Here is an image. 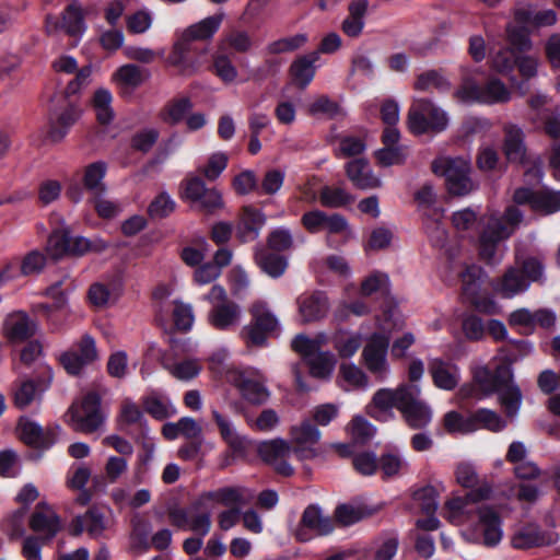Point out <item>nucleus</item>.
<instances>
[{"label":"nucleus","mask_w":560,"mask_h":560,"mask_svg":"<svg viewBox=\"0 0 560 560\" xmlns=\"http://www.w3.org/2000/svg\"><path fill=\"white\" fill-rule=\"evenodd\" d=\"M457 482L469 491L463 497H453L445 502L447 517L453 523H464L477 517L472 535L481 545L493 548L503 537L502 518L492 506L476 508L475 504L491 497L492 487L479 481L475 468L469 464H459L455 471Z\"/></svg>","instance_id":"obj_1"},{"label":"nucleus","mask_w":560,"mask_h":560,"mask_svg":"<svg viewBox=\"0 0 560 560\" xmlns=\"http://www.w3.org/2000/svg\"><path fill=\"white\" fill-rule=\"evenodd\" d=\"M223 20V14H214L190 25L175 43L170 54V62L183 74L194 73L202 63L210 38L217 33Z\"/></svg>","instance_id":"obj_2"},{"label":"nucleus","mask_w":560,"mask_h":560,"mask_svg":"<svg viewBox=\"0 0 560 560\" xmlns=\"http://www.w3.org/2000/svg\"><path fill=\"white\" fill-rule=\"evenodd\" d=\"M516 265L509 267L493 285L494 291L504 299H512L526 292L532 282H544L545 266L539 258H516Z\"/></svg>","instance_id":"obj_3"},{"label":"nucleus","mask_w":560,"mask_h":560,"mask_svg":"<svg viewBox=\"0 0 560 560\" xmlns=\"http://www.w3.org/2000/svg\"><path fill=\"white\" fill-rule=\"evenodd\" d=\"M533 350V346L527 340H510L509 343L499 350L495 363L491 368L482 365L474 371L472 378H480L494 388V384H504L506 381H513V364L522 360Z\"/></svg>","instance_id":"obj_4"},{"label":"nucleus","mask_w":560,"mask_h":560,"mask_svg":"<svg viewBox=\"0 0 560 560\" xmlns=\"http://www.w3.org/2000/svg\"><path fill=\"white\" fill-rule=\"evenodd\" d=\"M250 322L241 330V338L248 348H264L279 328V320L267 302L258 300L248 308Z\"/></svg>","instance_id":"obj_5"},{"label":"nucleus","mask_w":560,"mask_h":560,"mask_svg":"<svg viewBox=\"0 0 560 560\" xmlns=\"http://www.w3.org/2000/svg\"><path fill=\"white\" fill-rule=\"evenodd\" d=\"M16 431L21 442L32 448L27 458L38 462L58 442L61 427L50 424L44 428L28 417L21 416L18 420Z\"/></svg>","instance_id":"obj_6"},{"label":"nucleus","mask_w":560,"mask_h":560,"mask_svg":"<svg viewBox=\"0 0 560 560\" xmlns=\"http://www.w3.org/2000/svg\"><path fill=\"white\" fill-rule=\"evenodd\" d=\"M418 210L424 218L427 234L435 247L444 246L447 233L442 224L444 210L438 205V195L430 183H425L413 194Z\"/></svg>","instance_id":"obj_7"},{"label":"nucleus","mask_w":560,"mask_h":560,"mask_svg":"<svg viewBox=\"0 0 560 560\" xmlns=\"http://www.w3.org/2000/svg\"><path fill=\"white\" fill-rule=\"evenodd\" d=\"M109 247L102 238L73 236L68 228L56 229L48 237L47 250L54 259L65 256L80 257L86 253H102Z\"/></svg>","instance_id":"obj_8"},{"label":"nucleus","mask_w":560,"mask_h":560,"mask_svg":"<svg viewBox=\"0 0 560 560\" xmlns=\"http://www.w3.org/2000/svg\"><path fill=\"white\" fill-rule=\"evenodd\" d=\"M434 174L445 178V188L453 197H464L478 188L471 178L470 163L460 158H448L445 161L432 163Z\"/></svg>","instance_id":"obj_9"},{"label":"nucleus","mask_w":560,"mask_h":560,"mask_svg":"<svg viewBox=\"0 0 560 560\" xmlns=\"http://www.w3.org/2000/svg\"><path fill=\"white\" fill-rule=\"evenodd\" d=\"M408 126L411 133L416 136L436 135L446 130L448 116L431 100L420 98L409 109Z\"/></svg>","instance_id":"obj_10"},{"label":"nucleus","mask_w":560,"mask_h":560,"mask_svg":"<svg viewBox=\"0 0 560 560\" xmlns=\"http://www.w3.org/2000/svg\"><path fill=\"white\" fill-rule=\"evenodd\" d=\"M180 197L205 214H213L224 207L222 194L217 188H207L199 176H187L180 183Z\"/></svg>","instance_id":"obj_11"},{"label":"nucleus","mask_w":560,"mask_h":560,"mask_svg":"<svg viewBox=\"0 0 560 560\" xmlns=\"http://www.w3.org/2000/svg\"><path fill=\"white\" fill-rule=\"evenodd\" d=\"M226 381L237 389L242 399L249 405L262 406L270 397L267 386L250 370L231 369L226 373Z\"/></svg>","instance_id":"obj_12"},{"label":"nucleus","mask_w":560,"mask_h":560,"mask_svg":"<svg viewBox=\"0 0 560 560\" xmlns=\"http://www.w3.org/2000/svg\"><path fill=\"white\" fill-rule=\"evenodd\" d=\"M102 398L98 393L88 392L80 404H73L69 412L77 431L83 433L95 432L104 422L101 411Z\"/></svg>","instance_id":"obj_13"},{"label":"nucleus","mask_w":560,"mask_h":560,"mask_svg":"<svg viewBox=\"0 0 560 560\" xmlns=\"http://www.w3.org/2000/svg\"><path fill=\"white\" fill-rule=\"evenodd\" d=\"M97 359L95 340L84 335L73 347L59 357V363L71 376H79L83 369Z\"/></svg>","instance_id":"obj_14"},{"label":"nucleus","mask_w":560,"mask_h":560,"mask_svg":"<svg viewBox=\"0 0 560 560\" xmlns=\"http://www.w3.org/2000/svg\"><path fill=\"white\" fill-rule=\"evenodd\" d=\"M557 315L551 308H538L532 312L529 308L521 307L513 311L508 318L511 327H521L523 335L534 334L537 327L550 330L556 326Z\"/></svg>","instance_id":"obj_15"},{"label":"nucleus","mask_w":560,"mask_h":560,"mask_svg":"<svg viewBox=\"0 0 560 560\" xmlns=\"http://www.w3.org/2000/svg\"><path fill=\"white\" fill-rule=\"evenodd\" d=\"M513 200L516 205H528L534 211L545 214H552L560 211L559 190H533L528 187H520L515 189Z\"/></svg>","instance_id":"obj_16"},{"label":"nucleus","mask_w":560,"mask_h":560,"mask_svg":"<svg viewBox=\"0 0 560 560\" xmlns=\"http://www.w3.org/2000/svg\"><path fill=\"white\" fill-rule=\"evenodd\" d=\"M456 94L463 101L482 104L506 103L511 96L508 88L498 79H491L485 85L474 83L463 86Z\"/></svg>","instance_id":"obj_17"},{"label":"nucleus","mask_w":560,"mask_h":560,"mask_svg":"<svg viewBox=\"0 0 560 560\" xmlns=\"http://www.w3.org/2000/svg\"><path fill=\"white\" fill-rule=\"evenodd\" d=\"M420 387L411 384V389L400 397L399 411L407 424L415 430L425 428L431 421V410L420 399Z\"/></svg>","instance_id":"obj_18"},{"label":"nucleus","mask_w":560,"mask_h":560,"mask_svg":"<svg viewBox=\"0 0 560 560\" xmlns=\"http://www.w3.org/2000/svg\"><path fill=\"white\" fill-rule=\"evenodd\" d=\"M289 434L294 444L293 452L300 458L312 459L317 456L313 446L319 442L322 433L311 419H304L300 424L292 425Z\"/></svg>","instance_id":"obj_19"},{"label":"nucleus","mask_w":560,"mask_h":560,"mask_svg":"<svg viewBox=\"0 0 560 560\" xmlns=\"http://www.w3.org/2000/svg\"><path fill=\"white\" fill-rule=\"evenodd\" d=\"M267 221L261 209L252 205L241 208L238 220L235 226V236L242 244L256 241Z\"/></svg>","instance_id":"obj_20"},{"label":"nucleus","mask_w":560,"mask_h":560,"mask_svg":"<svg viewBox=\"0 0 560 560\" xmlns=\"http://www.w3.org/2000/svg\"><path fill=\"white\" fill-rule=\"evenodd\" d=\"M308 530L317 535H328L334 530V523L329 516H324L322 510L316 504H310L303 511L300 525L295 532L299 541L306 542L311 540L312 535Z\"/></svg>","instance_id":"obj_21"},{"label":"nucleus","mask_w":560,"mask_h":560,"mask_svg":"<svg viewBox=\"0 0 560 560\" xmlns=\"http://www.w3.org/2000/svg\"><path fill=\"white\" fill-rule=\"evenodd\" d=\"M45 25L48 33L63 31L70 36L82 35L86 28L82 9L75 2L66 7L60 20L48 14L45 19Z\"/></svg>","instance_id":"obj_22"},{"label":"nucleus","mask_w":560,"mask_h":560,"mask_svg":"<svg viewBox=\"0 0 560 560\" xmlns=\"http://www.w3.org/2000/svg\"><path fill=\"white\" fill-rule=\"evenodd\" d=\"M475 384L479 390L485 395L489 396L492 394L499 395V401L504 407L505 412L509 417L517 413L522 405V390L517 384L513 381H506L504 384H494V388L488 383H483L480 378H474Z\"/></svg>","instance_id":"obj_23"},{"label":"nucleus","mask_w":560,"mask_h":560,"mask_svg":"<svg viewBox=\"0 0 560 560\" xmlns=\"http://www.w3.org/2000/svg\"><path fill=\"white\" fill-rule=\"evenodd\" d=\"M301 223L306 231L313 234L320 230H327L330 234H339L348 229V221L342 214L328 215L318 209L303 213Z\"/></svg>","instance_id":"obj_24"},{"label":"nucleus","mask_w":560,"mask_h":560,"mask_svg":"<svg viewBox=\"0 0 560 560\" xmlns=\"http://www.w3.org/2000/svg\"><path fill=\"white\" fill-rule=\"evenodd\" d=\"M556 541L557 535L555 533L544 530L536 524L521 526L511 538L512 547L520 550L550 546Z\"/></svg>","instance_id":"obj_25"},{"label":"nucleus","mask_w":560,"mask_h":560,"mask_svg":"<svg viewBox=\"0 0 560 560\" xmlns=\"http://www.w3.org/2000/svg\"><path fill=\"white\" fill-rule=\"evenodd\" d=\"M389 347V337L385 334L374 332L365 345L362 357L366 368L374 374L386 370V354Z\"/></svg>","instance_id":"obj_26"},{"label":"nucleus","mask_w":560,"mask_h":560,"mask_svg":"<svg viewBox=\"0 0 560 560\" xmlns=\"http://www.w3.org/2000/svg\"><path fill=\"white\" fill-rule=\"evenodd\" d=\"M502 151L509 163L526 165L530 161L527 155L525 133L515 125L506 126L504 128Z\"/></svg>","instance_id":"obj_27"},{"label":"nucleus","mask_w":560,"mask_h":560,"mask_svg":"<svg viewBox=\"0 0 560 560\" xmlns=\"http://www.w3.org/2000/svg\"><path fill=\"white\" fill-rule=\"evenodd\" d=\"M299 313L304 323H313L326 317L329 311V300L324 291L316 290L303 293L298 298Z\"/></svg>","instance_id":"obj_28"},{"label":"nucleus","mask_w":560,"mask_h":560,"mask_svg":"<svg viewBox=\"0 0 560 560\" xmlns=\"http://www.w3.org/2000/svg\"><path fill=\"white\" fill-rule=\"evenodd\" d=\"M80 109L73 104H68L59 114H51L48 120L46 139L52 143L62 141L80 118Z\"/></svg>","instance_id":"obj_29"},{"label":"nucleus","mask_w":560,"mask_h":560,"mask_svg":"<svg viewBox=\"0 0 560 560\" xmlns=\"http://www.w3.org/2000/svg\"><path fill=\"white\" fill-rule=\"evenodd\" d=\"M36 324L31 320L25 312H14L7 316L2 331L10 342H22L31 339L36 334Z\"/></svg>","instance_id":"obj_30"},{"label":"nucleus","mask_w":560,"mask_h":560,"mask_svg":"<svg viewBox=\"0 0 560 560\" xmlns=\"http://www.w3.org/2000/svg\"><path fill=\"white\" fill-rule=\"evenodd\" d=\"M319 60L318 51H312L296 57L289 68V75L292 83L304 90L313 81L316 67L315 62Z\"/></svg>","instance_id":"obj_31"},{"label":"nucleus","mask_w":560,"mask_h":560,"mask_svg":"<svg viewBox=\"0 0 560 560\" xmlns=\"http://www.w3.org/2000/svg\"><path fill=\"white\" fill-rule=\"evenodd\" d=\"M45 503H38L36 510L30 518V527L33 532L43 534L42 540L44 542L50 541L61 530V520L54 513H46L42 511Z\"/></svg>","instance_id":"obj_32"},{"label":"nucleus","mask_w":560,"mask_h":560,"mask_svg":"<svg viewBox=\"0 0 560 560\" xmlns=\"http://www.w3.org/2000/svg\"><path fill=\"white\" fill-rule=\"evenodd\" d=\"M52 380V372L49 368L46 369L44 376L37 380H26L20 383L14 390V405L19 409H24L35 399L38 390H45L48 388Z\"/></svg>","instance_id":"obj_33"},{"label":"nucleus","mask_w":560,"mask_h":560,"mask_svg":"<svg viewBox=\"0 0 560 560\" xmlns=\"http://www.w3.org/2000/svg\"><path fill=\"white\" fill-rule=\"evenodd\" d=\"M203 501H214L225 506L240 508L245 504V499L242 493V488L238 487H222L214 491L203 492L200 498L195 501L190 509L198 511Z\"/></svg>","instance_id":"obj_34"},{"label":"nucleus","mask_w":560,"mask_h":560,"mask_svg":"<svg viewBox=\"0 0 560 560\" xmlns=\"http://www.w3.org/2000/svg\"><path fill=\"white\" fill-rule=\"evenodd\" d=\"M257 266L271 278H280L289 266L288 258L279 253L257 247L254 255Z\"/></svg>","instance_id":"obj_35"},{"label":"nucleus","mask_w":560,"mask_h":560,"mask_svg":"<svg viewBox=\"0 0 560 560\" xmlns=\"http://www.w3.org/2000/svg\"><path fill=\"white\" fill-rule=\"evenodd\" d=\"M346 174L359 189L376 188L381 180L373 175L370 165L364 159H354L346 164Z\"/></svg>","instance_id":"obj_36"},{"label":"nucleus","mask_w":560,"mask_h":560,"mask_svg":"<svg viewBox=\"0 0 560 560\" xmlns=\"http://www.w3.org/2000/svg\"><path fill=\"white\" fill-rule=\"evenodd\" d=\"M368 8V0H353L349 3V14L341 24V30L347 36L357 38L361 35L365 25L364 18L366 15Z\"/></svg>","instance_id":"obj_37"},{"label":"nucleus","mask_w":560,"mask_h":560,"mask_svg":"<svg viewBox=\"0 0 560 560\" xmlns=\"http://www.w3.org/2000/svg\"><path fill=\"white\" fill-rule=\"evenodd\" d=\"M434 385L444 390H453L458 385L457 368L442 359H434L429 366Z\"/></svg>","instance_id":"obj_38"},{"label":"nucleus","mask_w":560,"mask_h":560,"mask_svg":"<svg viewBox=\"0 0 560 560\" xmlns=\"http://www.w3.org/2000/svg\"><path fill=\"white\" fill-rule=\"evenodd\" d=\"M241 308L233 301L214 304L209 313L210 324L219 330H226L240 318Z\"/></svg>","instance_id":"obj_39"},{"label":"nucleus","mask_w":560,"mask_h":560,"mask_svg":"<svg viewBox=\"0 0 560 560\" xmlns=\"http://www.w3.org/2000/svg\"><path fill=\"white\" fill-rule=\"evenodd\" d=\"M514 21L528 24L532 30L551 26L557 22V13L552 9L533 11L530 8H517L514 11Z\"/></svg>","instance_id":"obj_40"},{"label":"nucleus","mask_w":560,"mask_h":560,"mask_svg":"<svg viewBox=\"0 0 560 560\" xmlns=\"http://www.w3.org/2000/svg\"><path fill=\"white\" fill-rule=\"evenodd\" d=\"M112 103L113 95L105 88L97 89L92 96L91 105L95 112L96 121L102 126H108L115 118Z\"/></svg>","instance_id":"obj_41"},{"label":"nucleus","mask_w":560,"mask_h":560,"mask_svg":"<svg viewBox=\"0 0 560 560\" xmlns=\"http://www.w3.org/2000/svg\"><path fill=\"white\" fill-rule=\"evenodd\" d=\"M411 389V384L402 383L396 389L380 388L375 392L372 402L380 411L386 412L393 408L399 410L400 397Z\"/></svg>","instance_id":"obj_42"},{"label":"nucleus","mask_w":560,"mask_h":560,"mask_svg":"<svg viewBox=\"0 0 560 560\" xmlns=\"http://www.w3.org/2000/svg\"><path fill=\"white\" fill-rule=\"evenodd\" d=\"M192 102L188 96L177 97L168 101L160 112V118L167 125L179 124L192 109Z\"/></svg>","instance_id":"obj_43"},{"label":"nucleus","mask_w":560,"mask_h":560,"mask_svg":"<svg viewBox=\"0 0 560 560\" xmlns=\"http://www.w3.org/2000/svg\"><path fill=\"white\" fill-rule=\"evenodd\" d=\"M533 30L528 24H522L513 20V24L506 26L508 42L511 49L518 54L527 52L532 49L530 32Z\"/></svg>","instance_id":"obj_44"},{"label":"nucleus","mask_w":560,"mask_h":560,"mask_svg":"<svg viewBox=\"0 0 560 560\" xmlns=\"http://www.w3.org/2000/svg\"><path fill=\"white\" fill-rule=\"evenodd\" d=\"M452 88L451 82L442 74L440 70H427L420 73L415 82V89L428 92L435 90L439 93H447Z\"/></svg>","instance_id":"obj_45"},{"label":"nucleus","mask_w":560,"mask_h":560,"mask_svg":"<svg viewBox=\"0 0 560 560\" xmlns=\"http://www.w3.org/2000/svg\"><path fill=\"white\" fill-rule=\"evenodd\" d=\"M130 546L131 550L138 553H145L150 550L151 544L149 536L151 534V524L142 518L131 521Z\"/></svg>","instance_id":"obj_46"},{"label":"nucleus","mask_w":560,"mask_h":560,"mask_svg":"<svg viewBox=\"0 0 560 560\" xmlns=\"http://www.w3.org/2000/svg\"><path fill=\"white\" fill-rule=\"evenodd\" d=\"M470 416L475 431L482 428L492 432H501L506 428V421L497 411L491 409L479 408Z\"/></svg>","instance_id":"obj_47"},{"label":"nucleus","mask_w":560,"mask_h":560,"mask_svg":"<svg viewBox=\"0 0 560 560\" xmlns=\"http://www.w3.org/2000/svg\"><path fill=\"white\" fill-rule=\"evenodd\" d=\"M257 452L265 463L273 464L289 455L290 444L288 441L280 438L270 441H264L259 443Z\"/></svg>","instance_id":"obj_48"},{"label":"nucleus","mask_w":560,"mask_h":560,"mask_svg":"<svg viewBox=\"0 0 560 560\" xmlns=\"http://www.w3.org/2000/svg\"><path fill=\"white\" fill-rule=\"evenodd\" d=\"M353 201V196L341 187L324 186L319 192V202L326 208H342Z\"/></svg>","instance_id":"obj_49"},{"label":"nucleus","mask_w":560,"mask_h":560,"mask_svg":"<svg viewBox=\"0 0 560 560\" xmlns=\"http://www.w3.org/2000/svg\"><path fill=\"white\" fill-rule=\"evenodd\" d=\"M107 172V164L104 161H96L89 164L84 170L83 185L91 191H104L103 179Z\"/></svg>","instance_id":"obj_50"},{"label":"nucleus","mask_w":560,"mask_h":560,"mask_svg":"<svg viewBox=\"0 0 560 560\" xmlns=\"http://www.w3.org/2000/svg\"><path fill=\"white\" fill-rule=\"evenodd\" d=\"M308 40L306 34H295L293 36L282 37L269 43L266 46V51L269 55H280L293 52L302 48Z\"/></svg>","instance_id":"obj_51"},{"label":"nucleus","mask_w":560,"mask_h":560,"mask_svg":"<svg viewBox=\"0 0 560 560\" xmlns=\"http://www.w3.org/2000/svg\"><path fill=\"white\" fill-rule=\"evenodd\" d=\"M335 357L330 352L317 351L306 360L310 366V373L314 377L323 378L328 376L335 366Z\"/></svg>","instance_id":"obj_52"},{"label":"nucleus","mask_w":560,"mask_h":560,"mask_svg":"<svg viewBox=\"0 0 560 560\" xmlns=\"http://www.w3.org/2000/svg\"><path fill=\"white\" fill-rule=\"evenodd\" d=\"M172 318L174 328L180 332H187L191 329L195 320L194 311L190 304L175 300Z\"/></svg>","instance_id":"obj_53"},{"label":"nucleus","mask_w":560,"mask_h":560,"mask_svg":"<svg viewBox=\"0 0 560 560\" xmlns=\"http://www.w3.org/2000/svg\"><path fill=\"white\" fill-rule=\"evenodd\" d=\"M160 131L155 128H143L135 132L130 138V148L142 154L149 153L156 144Z\"/></svg>","instance_id":"obj_54"},{"label":"nucleus","mask_w":560,"mask_h":560,"mask_svg":"<svg viewBox=\"0 0 560 560\" xmlns=\"http://www.w3.org/2000/svg\"><path fill=\"white\" fill-rule=\"evenodd\" d=\"M369 515L371 512L368 509L349 503L339 504L335 510L336 521L343 526L353 525Z\"/></svg>","instance_id":"obj_55"},{"label":"nucleus","mask_w":560,"mask_h":560,"mask_svg":"<svg viewBox=\"0 0 560 560\" xmlns=\"http://www.w3.org/2000/svg\"><path fill=\"white\" fill-rule=\"evenodd\" d=\"M482 269L475 265L467 266L460 273L463 299L480 292Z\"/></svg>","instance_id":"obj_56"},{"label":"nucleus","mask_w":560,"mask_h":560,"mask_svg":"<svg viewBox=\"0 0 560 560\" xmlns=\"http://www.w3.org/2000/svg\"><path fill=\"white\" fill-rule=\"evenodd\" d=\"M176 202L162 191L149 205L148 214L151 219H165L174 212Z\"/></svg>","instance_id":"obj_57"},{"label":"nucleus","mask_w":560,"mask_h":560,"mask_svg":"<svg viewBox=\"0 0 560 560\" xmlns=\"http://www.w3.org/2000/svg\"><path fill=\"white\" fill-rule=\"evenodd\" d=\"M118 422L120 428L124 425L139 424L140 427L147 423L142 410L139 406L130 399H125L120 406V412L118 416Z\"/></svg>","instance_id":"obj_58"},{"label":"nucleus","mask_w":560,"mask_h":560,"mask_svg":"<svg viewBox=\"0 0 560 560\" xmlns=\"http://www.w3.org/2000/svg\"><path fill=\"white\" fill-rule=\"evenodd\" d=\"M293 246V237L289 229L277 228L272 230L267 236V249L281 253L290 249Z\"/></svg>","instance_id":"obj_59"},{"label":"nucleus","mask_w":560,"mask_h":560,"mask_svg":"<svg viewBox=\"0 0 560 560\" xmlns=\"http://www.w3.org/2000/svg\"><path fill=\"white\" fill-rule=\"evenodd\" d=\"M352 465L358 474L372 476L378 470V458L374 452L364 451L353 455Z\"/></svg>","instance_id":"obj_60"},{"label":"nucleus","mask_w":560,"mask_h":560,"mask_svg":"<svg viewBox=\"0 0 560 560\" xmlns=\"http://www.w3.org/2000/svg\"><path fill=\"white\" fill-rule=\"evenodd\" d=\"M413 500L424 514H435L438 509V492L433 486L422 487L413 492Z\"/></svg>","instance_id":"obj_61"},{"label":"nucleus","mask_w":560,"mask_h":560,"mask_svg":"<svg viewBox=\"0 0 560 560\" xmlns=\"http://www.w3.org/2000/svg\"><path fill=\"white\" fill-rule=\"evenodd\" d=\"M27 513L26 506H20L12 512L4 522L3 530L11 539L21 538L25 534L24 520Z\"/></svg>","instance_id":"obj_62"},{"label":"nucleus","mask_w":560,"mask_h":560,"mask_svg":"<svg viewBox=\"0 0 560 560\" xmlns=\"http://www.w3.org/2000/svg\"><path fill=\"white\" fill-rule=\"evenodd\" d=\"M114 78L119 83L126 88H130L131 90L140 86L143 82L140 68L132 63L124 65L118 68L114 74Z\"/></svg>","instance_id":"obj_63"},{"label":"nucleus","mask_w":560,"mask_h":560,"mask_svg":"<svg viewBox=\"0 0 560 560\" xmlns=\"http://www.w3.org/2000/svg\"><path fill=\"white\" fill-rule=\"evenodd\" d=\"M229 156L224 152H215L208 159L207 164L199 172L210 182L215 180L226 168Z\"/></svg>","instance_id":"obj_64"}]
</instances>
